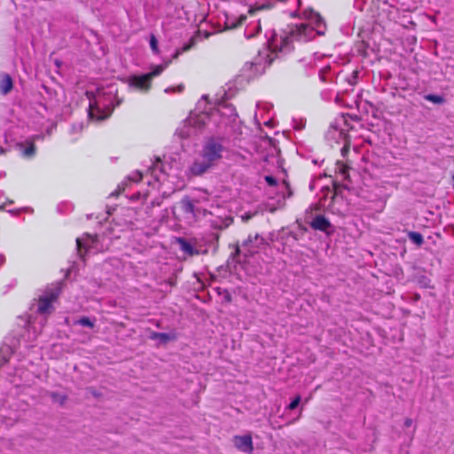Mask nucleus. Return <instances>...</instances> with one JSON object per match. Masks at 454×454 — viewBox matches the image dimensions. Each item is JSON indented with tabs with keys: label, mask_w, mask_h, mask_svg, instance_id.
Listing matches in <instances>:
<instances>
[{
	"label": "nucleus",
	"mask_w": 454,
	"mask_h": 454,
	"mask_svg": "<svg viewBox=\"0 0 454 454\" xmlns=\"http://www.w3.org/2000/svg\"><path fill=\"white\" fill-rule=\"evenodd\" d=\"M322 25V18L317 13L312 14L309 22H301L300 24L291 26L288 32V36H280V46H278V36L274 35L270 42V48L273 51H282L284 48L288 46L290 39H295L301 42H308L312 40L316 35L324 34V30L321 27Z\"/></svg>",
	"instance_id": "nucleus-1"
},
{
	"label": "nucleus",
	"mask_w": 454,
	"mask_h": 454,
	"mask_svg": "<svg viewBox=\"0 0 454 454\" xmlns=\"http://www.w3.org/2000/svg\"><path fill=\"white\" fill-rule=\"evenodd\" d=\"M223 147L218 142L208 141L202 151L200 159L196 160L191 168L194 175H201L215 166L222 158Z\"/></svg>",
	"instance_id": "nucleus-2"
},
{
	"label": "nucleus",
	"mask_w": 454,
	"mask_h": 454,
	"mask_svg": "<svg viewBox=\"0 0 454 454\" xmlns=\"http://www.w3.org/2000/svg\"><path fill=\"white\" fill-rule=\"evenodd\" d=\"M170 60L163 65L155 66L151 72L142 75H132L127 80L129 87L138 90L142 92H147L152 86V81L154 77L160 75L164 69L170 64Z\"/></svg>",
	"instance_id": "nucleus-3"
},
{
	"label": "nucleus",
	"mask_w": 454,
	"mask_h": 454,
	"mask_svg": "<svg viewBox=\"0 0 454 454\" xmlns=\"http://www.w3.org/2000/svg\"><path fill=\"white\" fill-rule=\"evenodd\" d=\"M264 244V239L259 237L258 234L254 236L249 235L247 239L243 242L242 247L244 248L245 256L252 255L257 253L258 249Z\"/></svg>",
	"instance_id": "nucleus-4"
},
{
	"label": "nucleus",
	"mask_w": 454,
	"mask_h": 454,
	"mask_svg": "<svg viewBox=\"0 0 454 454\" xmlns=\"http://www.w3.org/2000/svg\"><path fill=\"white\" fill-rule=\"evenodd\" d=\"M234 446L240 451L252 454L254 450V445L252 436L250 434L237 435L233 438Z\"/></svg>",
	"instance_id": "nucleus-5"
},
{
	"label": "nucleus",
	"mask_w": 454,
	"mask_h": 454,
	"mask_svg": "<svg viewBox=\"0 0 454 454\" xmlns=\"http://www.w3.org/2000/svg\"><path fill=\"white\" fill-rule=\"evenodd\" d=\"M58 297V294L51 293L45 296H43L38 301L37 311L41 314H50L52 311V301Z\"/></svg>",
	"instance_id": "nucleus-6"
},
{
	"label": "nucleus",
	"mask_w": 454,
	"mask_h": 454,
	"mask_svg": "<svg viewBox=\"0 0 454 454\" xmlns=\"http://www.w3.org/2000/svg\"><path fill=\"white\" fill-rule=\"evenodd\" d=\"M13 87V82L12 77L7 74H0V93L7 95L11 92Z\"/></svg>",
	"instance_id": "nucleus-7"
},
{
	"label": "nucleus",
	"mask_w": 454,
	"mask_h": 454,
	"mask_svg": "<svg viewBox=\"0 0 454 454\" xmlns=\"http://www.w3.org/2000/svg\"><path fill=\"white\" fill-rule=\"evenodd\" d=\"M97 240L96 236H91L90 234H86L83 238L80 239L78 238L76 239L77 244V249L80 254V256L82 257V248H88L90 247L91 244H93Z\"/></svg>",
	"instance_id": "nucleus-8"
},
{
	"label": "nucleus",
	"mask_w": 454,
	"mask_h": 454,
	"mask_svg": "<svg viewBox=\"0 0 454 454\" xmlns=\"http://www.w3.org/2000/svg\"><path fill=\"white\" fill-rule=\"evenodd\" d=\"M149 338L154 340H159V342L161 344H165L168 341L176 340V334L173 333H166L151 332Z\"/></svg>",
	"instance_id": "nucleus-9"
},
{
	"label": "nucleus",
	"mask_w": 454,
	"mask_h": 454,
	"mask_svg": "<svg viewBox=\"0 0 454 454\" xmlns=\"http://www.w3.org/2000/svg\"><path fill=\"white\" fill-rule=\"evenodd\" d=\"M311 225L315 229L326 231L330 223L325 217L319 215L313 220Z\"/></svg>",
	"instance_id": "nucleus-10"
},
{
	"label": "nucleus",
	"mask_w": 454,
	"mask_h": 454,
	"mask_svg": "<svg viewBox=\"0 0 454 454\" xmlns=\"http://www.w3.org/2000/svg\"><path fill=\"white\" fill-rule=\"evenodd\" d=\"M196 42L197 35H194L191 38L190 42L187 44L184 45L182 49L177 50L176 51V53L173 55V59H176L182 52H185L191 50L196 44Z\"/></svg>",
	"instance_id": "nucleus-11"
},
{
	"label": "nucleus",
	"mask_w": 454,
	"mask_h": 454,
	"mask_svg": "<svg viewBox=\"0 0 454 454\" xmlns=\"http://www.w3.org/2000/svg\"><path fill=\"white\" fill-rule=\"evenodd\" d=\"M233 220L231 217H225L224 219L216 220L214 222V226L219 229H224L229 227L232 223Z\"/></svg>",
	"instance_id": "nucleus-12"
},
{
	"label": "nucleus",
	"mask_w": 454,
	"mask_h": 454,
	"mask_svg": "<svg viewBox=\"0 0 454 454\" xmlns=\"http://www.w3.org/2000/svg\"><path fill=\"white\" fill-rule=\"evenodd\" d=\"M247 20V16L242 14L239 17L238 20L236 22L229 20L226 23L227 25V27L228 28H231V29H233V28H236L238 27H239L240 25L243 24V22Z\"/></svg>",
	"instance_id": "nucleus-13"
},
{
	"label": "nucleus",
	"mask_w": 454,
	"mask_h": 454,
	"mask_svg": "<svg viewBox=\"0 0 454 454\" xmlns=\"http://www.w3.org/2000/svg\"><path fill=\"white\" fill-rule=\"evenodd\" d=\"M408 236L409 239L418 246L422 245L424 239L421 234L418 232H410Z\"/></svg>",
	"instance_id": "nucleus-14"
},
{
	"label": "nucleus",
	"mask_w": 454,
	"mask_h": 454,
	"mask_svg": "<svg viewBox=\"0 0 454 454\" xmlns=\"http://www.w3.org/2000/svg\"><path fill=\"white\" fill-rule=\"evenodd\" d=\"M425 98L434 104H442L444 102L443 98L438 95L429 94L425 96Z\"/></svg>",
	"instance_id": "nucleus-15"
},
{
	"label": "nucleus",
	"mask_w": 454,
	"mask_h": 454,
	"mask_svg": "<svg viewBox=\"0 0 454 454\" xmlns=\"http://www.w3.org/2000/svg\"><path fill=\"white\" fill-rule=\"evenodd\" d=\"M182 207H183V209L186 212V213H193L194 211V205L193 203L189 200H184L182 201Z\"/></svg>",
	"instance_id": "nucleus-16"
},
{
	"label": "nucleus",
	"mask_w": 454,
	"mask_h": 454,
	"mask_svg": "<svg viewBox=\"0 0 454 454\" xmlns=\"http://www.w3.org/2000/svg\"><path fill=\"white\" fill-rule=\"evenodd\" d=\"M51 396L54 402L59 403V404H64V403L66 402V396L63 395H59L58 393H51Z\"/></svg>",
	"instance_id": "nucleus-17"
},
{
	"label": "nucleus",
	"mask_w": 454,
	"mask_h": 454,
	"mask_svg": "<svg viewBox=\"0 0 454 454\" xmlns=\"http://www.w3.org/2000/svg\"><path fill=\"white\" fill-rule=\"evenodd\" d=\"M184 90V86L183 84H179L176 87H169L165 90L166 93H181Z\"/></svg>",
	"instance_id": "nucleus-18"
},
{
	"label": "nucleus",
	"mask_w": 454,
	"mask_h": 454,
	"mask_svg": "<svg viewBox=\"0 0 454 454\" xmlns=\"http://www.w3.org/2000/svg\"><path fill=\"white\" fill-rule=\"evenodd\" d=\"M77 323L89 328H92L94 326V323L89 317H82L78 320Z\"/></svg>",
	"instance_id": "nucleus-19"
},
{
	"label": "nucleus",
	"mask_w": 454,
	"mask_h": 454,
	"mask_svg": "<svg viewBox=\"0 0 454 454\" xmlns=\"http://www.w3.org/2000/svg\"><path fill=\"white\" fill-rule=\"evenodd\" d=\"M35 153V145L34 143H31L28 147H27L24 151V155L27 157H32Z\"/></svg>",
	"instance_id": "nucleus-20"
},
{
	"label": "nucleus",
	"mask_w": 454,
	"mask_h": 454,
	"mask_svg": "<svg viewBox=\"0 0 454 454\" xmlns=\"http://www.w3.org/2000/svg\"><path fill=\"white\" fill-rule=\"evenodd\" d=\"M181 247H182V249L188 254L192 255L194 254L193 248L190 244H188L184 241H181Z\"/></svg>",
	"instance_id": "nucleus-21"
},
{
	"label": "nucleus",
	"mask_w": 454,
	"mask_h": 454,
	"mask_svg": "<svg viewBox=\"0 0 454 454\" xmlns=\"http://www.w3.org/2000/svg\"><path fill=\"white\" fill-rule=\"evenodd\" d=\"M157 39L154 35H152L151 36V40H150V46L152 48V50L155 52V53H158L159 52V49H158V46H157Z\"/></svg>",
	"instance_id": "nucleus-22"
},
{
	"label": "nucleus",
	"mask_w": 454,
	"mask_h": 454,
	"mask_svg": "<svg viewBox=\"0 0 454 454\" xmlns=\"http://www.w3.org/2000/svg\"><path fill=\"white\" fill-rule=\"evenodd\" d=\"M233 248H234V252L232 253L231 257H232V259L236 260L237 257L240 254L241 250H240V247L238 244L234 245Z\"/></svg>",
	"instance_id": "nucleus-23"
},
{
	"label": "nucleus",
	"mask_w": 454,
	"mask_h": 454,
	"mask_svg": "<svg viewBox=\"0 0 454 454\" xmlns=\"http://www.w3.org/2000/svg\"><path fill=\"white\" fill-rule=\"evenodd\" d=\"M301 397L297 396L288 406L290 410H294L300 403Z\"/></svg>",
	"instance_id": "nucleus-24"
},
{
	"label": "nucleus",
	"mask_w": 454,
	"mask_h": 454,
	"mask_svg": "<svg viewBox=\"0 0 454 454\" xmlns=\"http://www.w3.org/2000/svg\"><path fill=\"white\" fill-rule=\"evenodd\" d=\"M142 179V174L140 172H137L136 173V176L134 177H132V180L134 182H138Z\"/></svg>",
	"instance_id": "nucleus-25"
},
{
	"label": "nucleus",
	"mask_w": 454,
	"mask_h": 454,
	"mask_svg": "<svg viewBox=\"0 0 454 454\" xmlns=\"http://www.w3.org/2000/svg\"><path fill=\"white\" fill-rule=\"evenodd\" d=\"M266 180H267V182H268L270 184H274V180H273V178H272V177H270V176H267V177H266Z\"/></svg>",
	"instance_id": "nucleus-26"
},
{
	"label": "nucleus",
	"mask_w": 454,
	"mask_h": 454,
	"mask_svg": "<svg viewBox=\"0 0 454 454\" xmlns=\"http://www.w3.org/2000/svg\"><path fill=\"white\" fill-rule=\"evenodd\" d=\"M250 218H251V215H243V216H242V219H243V221H245V222H246V221H248Z\"/></svg>",
	"instance_id": "nucleus-27"
},
{
	"label": "nucleus",
	"mask_w": 454,
	"mask_h": 454,
	"mask_svg": "<svg viewBox=\"0 0 454 454\" xmlns=\"http://www.w3.org/2000/svg\"><path fill=\"white\" fill-rule=\"evenodd\" d=\"M411 425V419H407L405 420V426H406V427H410Z\"/></svg>",
	"instance_id": "nucleus-28"
},
{
	"label": "nucleus",
	"mask_w": 454,
	"mask_h": 454,
	"mask_svg": "<svg viewBox=\"0 0 454 454\" xmlns=\"http://www.w3.org/2000/svg\"><path fill=\"white\" fill-rule=\"evenodd\" d=\"M256 10L257 9L252 7V8L249 9L248 13L249 14H254L256 12Z\"/></svg>",
	"instance_id": "nucleus-29"
},
{
	"label": "nucleus",
	"mask_w": 454,
	"mask_h": 454,
	"mask_svg": "<svg viewBox=\"0 0 454 454\" xmlns=\"http://www.w3.org/2000/svg\"><path fill=\"white\" fill-rule=\"evenodd\" d=\"M328 69H329L328 67H327V68H325V69H323V71H322V72H323V73H325V72H326Z\"/></svg>",
	"instance_id": "nucleus-30"
},
{
	"label": "nucleus",
	"mask_w": 454,
	"mask_h": 454,
	"mask_svg": "<svg viewBox=\"0 0 454 454\" xmlns=\"http://www.w3.org/2000/svg\"><path fill=\"white\" fill-rule=\"evenodd\" d=\"M156 161H157V162H160V159L158 157V158L156 159Z\"/></svg>",
	"instance_id": "nucleus-31"
},
{
	"label": "nucleus",
	"mask_w": 454,
	"mask_h": 454,
	"mask_svg": "<svg viewBox=\"0 0 454 454\" xmlns=\"http://www.w3.org/2000/svg\"><path fill=\"white\" fill-rule=\"evenodd\" d=\"M453 179H454V175H453Z\"/></svg>",
	"instance_id": "nucleus-32"
}]
</instances>
